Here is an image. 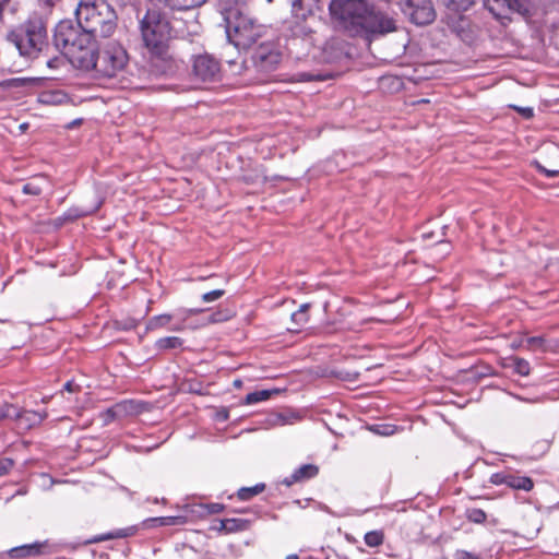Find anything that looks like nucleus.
Returning a JSON list of instances; mask_svg holds the SVG:
<instances>
[{
  "label": "nucleus",
  "mask_w": 559,
  "mask_h": 559,
  "mask_svg": "<svg viewBox=\"0 0 559 559\" xmlns=\"http://www.w3.org/2000/svg\"><path fill=\"white\" fill-rule=\"evenodd\" d=\"M14 462L10 457H0V477L7 475L13 467Z\"/></svg>",
  "instance_id": "obj_36"
},
{
  "label": "nucleus",
  "mask_w": 559,
  "mask_h": 559,
  "mask_svg": "<svg viewBox=\"0 0 559 559\" xmlns=\"http://www.w3.org/2000/svg\"><path fill=\"white\" fill-rule=\"evenodd\" d=\"M191 74L195 83H216L222 78L221 62L209 53L195 56Z\"/></svg>",
  "instance_id": "obj_7"
},
{
  "label": "nucleus",
  "mask_w": 559,
  "mask_h": 559,
  "mask_svg": "<svg viewBox=\"0 0 559 559\" xmlns=\"http://www.w3.org/2000/svg\"><path fill=\"white\" fill-rule=\"evenodd\" d=\"M129 532H130V528L118 530L116 532H112V533L108 534L107 536H104V537L99 538L98 540H106V539H111V538L127 537L130 534Z\"/></svg>",
  "instance_id": "obj_38"
},
{
  "label": "nucleus",
  "mask_w": 559,
  "mask_h": 559,
  "mask_svg": "<svg viewBox=\"0 0 559 559\" xmlns=\"http://www.w3.org/2000/svg\"><path fill=\"white\" fill-rule=\"evenodd\" d=\"M155 5H163L170 11H189L201 7L206 0H150Z\"/></svg>",
  "instance_id": "obj_16"
},
{
  "label": "nucleus",
  "mask_w": 559,
  "mask_h": 559,
  "mask_svg": "<svg viewBox=\"0 0 559 559\" xmlns=\"http://www.w3.org/2000/svg\"><path fill=\"white\" fill-rule=\"evenodd\" d=\"M129 62L127 50L118 43L105 45L98 51L95 73L99 78H115L121 73Z\"/></svg>",
  "instance_id": "obj_6"
},
{
  "label": "nucleus",
  "mask_w": 559,
  "mask_h": 559,
  "mask_svg": "<svg viewBox=\"0 0 559 559\" xmlns=\"http://www.w3.org/2000/svg\"><path fill=\"white\" fill-rule=\"evenodd\" d=\"M82 38L79 37L76 28L70 21H61L55 28L53 40L57 48L66 53L72 45L79 43Z\"/></svg>",
  "instance_id": "obj_13"
},
{
  "label": "nucleus",
  "mask_w": 559,
  "mask_h": 559,
  "mask_svg": "<svg viewBox=\"0 0 559 559\" xmlns=\"http://www.w3.org/2000/svg\"><path fill=\"white\" fill-rule=\"evenodd\" d=\"M475 0H442L448 10L452 12H461L468 10Z\"/></svg>",
  "instance_id": "obj_27"
},
{
  "label": "nucleus",
  "mask_w": 559,
  "mask_h": 559,
  "mask_svg": "<svg viewBox=\"0 0 559 559\" xmlns=\"http://www.w3.org/2000/svg\"><path fill=\"white\" fill-rule=\"evenodd\" d=\"M251 60L258 71L270 72L278 67L282 53L274 43L264 41L253 49Z\"/></svg>",
  "instance_id": "obj_8"
},
{
  "label": "nucleus",
  "mask_w": 559,
  "mask_h": 559,
  "mask_svg": "<svg viewBox=\"0 0 559 559\" xmlns=\"http://www.w3.org/2000/svg\"><path fill=\"white\" fill-rule=\"evenodd\" d=\"M299 44H302L305 49L308 50L310 47H312L313 40H312L311 31L305 33L304 27L300 25H297L293 29V37L290 38V40L288 43V47L293 51V50L297 49Z\"/></svg>",
  "instance_id": "obj_17"
},
{
  "label": "nucleus",
  "mask_w": 559,
  "mask_h": 559,
  "mask_svg": "<svg viewBox=\"0 0 559 559\" xmlns=\"http://www.w3.org/2000/svg\"><path fill=\"white\" fill-rule=\"evenodd\" d=\"M22 412L20 408L10 403H3L0 405V421L4 419H20Z\"/></svg>",
  "instance_id": "obj_23"
},
{
  "label": "nucleus",
  "mask_w": 559,
  "mask_h": 559,
  "mask_svg": "<svg viewBox=\"0 0 559 559\" xmlns=\"http://www.w3.org/2000/svg\"><path fill=\"white\" fill-rule=\"evenodd\" d=\"M183 344V341L180 337L177 336H166L162 337L156 341V348L166 350V349H174L179 348Z\"/></svg>",
  "instance_id": "obj_24"
},
{
  "label": "nucleus",
  "mask_w": 559,
  "mask_h": 559,
  "mask_svg": "<svg viewBox=\"0 0 559 559\" xmlns=\"http://www.w3.org/2000/svg\"><path fill=\"white\" fill-rule=\"evenodd\" d=\"M249 521L243 519H225L221 521L219 530L227 533L245 531L248 528Z\"/></svg>",
  "instance_id": "obj_20"
},
{
  "label": "nucleus",
  "mask_w": 559,
  "mask_h": 559,
  "mask_svg": "<svg viewBox=\"0 0 559 559\" xmlns=\"http://www.w3.org/2000/svg\"><path fill=\"white\" fill-rule=\"evenodd\" d=\"M310 305L309 304H302L299 309L295 312L292 313V321L297 325V326H302L304 324H306L309 320V314H308V309H309Z\"/></svg>",
  "instance_id": "obj_28"
},
{
  "label": "nucleus",
  "mask_w": 559,
  "mask_h": 559,
  "mask_svg": "<svg viewBox=\"0 0 559 559\" xmlns=\"http://www.w3.org/2000/svg\"><path fill=\"white\" fill-rule=\"evenodd\" d=\"M63 389L69 391V392H73V383L68 381L64 385H63Z\"/></svg>",
  "instance_id": "obj_45"
},
{
  "label": "nucleus",
  "mask_w": 559,
  "mask_h": 559,
  "mask_svg": "<svg viewBox=\"0 0 559 559\" xmlns=\"http://www.w3.org/2000/svg\"><path fill=\"white\" fill-rule=\"evenodd\" d=\"M75 15L82 31L94 39L108 38L116 32L118 16L106 0H81Z\"/></svg>",
  "instance_id": "obj_3"
},
{
  "label": "nucleus",
  "mask_w": 559,
  "mask_h": 559,
  "mask_svg": "<svg viewBox=\"0 0 559 559\" xmlns=\"http://www.w3.org/2000/svg\"><path fill=\"white\" fill-rule=\"evenodd\" d=\"M319 473V467L314 464H305L296 468L288 477L284 478L283 484L292 486L296 483H301L316 477Z\"/></svg>",
  "instance_id": "obj_15"
},
{
  "label": "nucleus",
  "mask_w": 559,
  "mask_h": 559,
  "mask_svg": "<svg viewBox=\"0 0 559 559\" xmlns=\"http://www.w3.org/2000/svg\"><path fill=\"white\" fill-rule=\"evenodd\" d=\"M525 347L530 350L544 349L545 338L543 336H532L525 340Z\"/></svg>",
  "instance_id": "obj_32"
},
{
  "label": "nucleus",
  "mask_w": 559,
  "mask_h": 559,
  "mask_svg": "<svg viewBox=\"0 0 559 559\" xmlns=\"http://www.w3.org/2000/svg\"><path fill=\"white\" fill-rule=\"evenodd\" d=\"M389 82H391V83H395L397 86H400V85H401L400 80H397V79H395V78H392V76H383V78L381 79V83H382V84H385V83H389Z\"/></svg>",
  "instance_id": "obj_43"
},
{
  "label": "nucleus",
  "mask_w": 559,
  "mask_h": 559,
  "mask_svg": "<svg viewBox=\"0 0 559 559\" xmlns=\"http://www.w3.org/2000/svg\"><path fill=\"white\" fill-rule=\"evenodd\" d=\"M297 75H298V81H301V82H308V81H312V80H321L319 76H313L309 73H299Z\"/></svg>",
  "instance_id": "obj_41"
},
{
  "label": "nucleus",
  "mask_w": 559,
  "mask_h": 559,
  "mask_svg": "<svg viewBox=\"0 0 559 559\" xmlns=\"http://www.w3.org/2000/svg\"><path fill=\"white\" fill-rule=\"evenodd\" d=\"M514 108L527 119H530L534 116V110L531 107H514Z\"/></svg>",
  "instance_id": "obj_39"
},
{
  "label": "nucleus",
  "mask_w": 559,
  "mask_h": 559,
  "mask_svg": "<svg viewBox=\"0 0 559 559\" xmlns=\"http://www.w3.org/2000/svg\"><path fill=\"white\" fill-rule=\"evenodd\" d=\"M329 10L332 17L340 21L344 27L356 32L384 35L395 31V23L391 17L364 0H332Z\"/></svg>",
  "instance_id": "obj_2"
},
{
  "label": "nucleus",
  "mask_w": 559,
  "mask_h": 559,
  "mask_svg": "<svg viewBox=\"0 0 559 559\" xmlns=\"http://www.w3.org/2000/svg\"><path fill=\"white\" fill-rule=\"evenodd\" d=\"M364 542L368 547H379L384 542V533L381 530L367 532L364 536Z\"/></svg>",
  "instance_id": "obj_26"
},
{
  "label": "nucleus",
  "mask_w": 559,
  "mask_h": 559,
  "mask_svg": "<svg viewBox=\"0 0 559 559\" xmlns=\"http://www.w3.org/2000/svg\"><path fill=\"white\" fill-rule=\"evenodd\" d=\"M142 40L150 51L152 68L158 74H170L178 69V60L170 49L171 26L156 10H147L140 21Z\"/></svg>",
  "instance_id": "obj_1"
},
{
  "label": "nucleus",
  "mask_w": 559,
  "mask_h": 559,
  "mask_svg": "<svg viewBox=\"0 0 559 559\" xmlns=\"http://www.w3.org/2000/svg\"><path fill=\"white\" fill-rule=\"evenodd\" d=\"M292 7L296 16L305 17L307 12H310V9L305 7L304 0H293Z\"/></svg>",
  "instance_id": "obj_33"
},
{
  "label": "nucleus",
  "mask_w": 559,
  "mask_h": 559,
  "mask_svg": "<svg viewBox=\"0 0 559 559\" xmlns=\"http://www.w3.org/2000/svg\"><path fill=\"white\" fill-rule=\"evenodd\" d=\"M516 399H519L520 401H523V402H536V400H528V399H524V397H521V396H516Z\"/></svg>",
  "instance_id": "obj_47"
},
{
  "label": "nucleus",
  "mask_w": 559,
  "mask_h": 559,
  "mask_svg": "<svg viewBox=\"0 0 559 559\" xmlns=\"http://www.w3.org/2000/svg\"><path fill=\"white\" fill-rule=\"evenodd\" d=\"M542 170H543V171L546 174V176H548V177H556V176L559 174V171H558V170H547V169H545V168H543Z\"/></svg>",
  "instance_id": "obj_44"
},
{
  "label": "nucleus",
  "mask_w": 559,
  "mask_h": 559,
  "mask_svg": "<svg viewBox=\"0 0 559 559\" xmlns=\"http://www.w3.org/2000/svg\"><path fill=\"white\" fill-rule=\"evenodd\" d=\"M485 7L497 19H503L509 13L525 14L530 11L528 0H485Z\"/></svg>",
  "instance_id": "obj_11"
},
{
  "label": "nucleus",
  "mask_w": 559,
  "mask_h": 559,
  "mask_svg": "<svg viewBox=\"0 0 559 559\" xmlns=\"http://www.w3.org/2000/svg\"><path fill=\"white\" fill-rule=\"evenodd\" d=\"M508 473H509V472H499V473H493V474L490 476L489 481H490L492 485H496V486L507 485Z\"/></svg>",
  "instance_id": "obj_35"
},
{
  "label": "nucleus",
  "mask_w": 559,
  "mask_h": 559,
  "mask_svg": "<svg viewBox=\"0 0 559 559\" xmlns=\"http://www.w3.org/2000/svg\"><path fill=\"white\" fill-rule=\"evenodd\" d=\"M224 294H225V290H223V289H214V290L203 294L202 300L204 302H212V301H215V300L219 299L221 297H223Z\"/></svg>",
  "instance_id": "obj_34"
},
{
  "label": "nucleus",
  "mask_w": 559,
  "mask_h": 559,
  "mask_svg": "<svg viewBox=\"0 0 559 559\" xmlns=\"http://www.w3.org/2000/svg\"><path fill=\"white\" fill-rule=\"evenodd\" d=\"M47 183L48 181L45 176L37 175L23 185L22 191L24 194L37 197L43 192L44 187L47 186Z\"/></svg>",
  "instance_id": "obj_19"
},
{
  "label": "nucleus",
  "mask_w": 559,
  "mask_h": 559,
  "mask_svg": "<svg viewBox=\"0 0 559 559\" xmlns=\"http://www.w3.org/2000/svg\"><path fill=\"white\" fill-rule=\"evenodd\" d=\"M466 516L469 522L481 524L486 521L487 514L484 510L478 508H473L467 510Z\"/></svg>",
  "instance_id": "obj_31"
},
{
  "label": "nucleus",
  "mask_w": 559,
  "mask_h": 559,
  "mask_svg": "<svg viewBox=\"0 0 559 559\" xmlns=\"http://www.w3.org/2000/svg\"><path fill=\"white\" fill-rule=\"evenodd\" d=\"M201 311H202L201 309H180L177 311L175 317L181 319V321H185L188 318H190L191 316H195V314L200 313ZM173 318H174V316L168 314V313L154 316L148 320L146 328H147V330H151V331L158 330L160 328L166 326L173 320Z\"/></svg>",
  "instance_id": "obj_14"
},
{
  "label": "nucleus",
  "mask_w": 559,
  "mask_h": 559,
  "mask_svg": "<svg viewBox=\"0 0 559 559\" xmlns=\"http://www.w3.org/2000/svg\"><path fill=\"white\" fill-rule=\"evenodd\" d=\"M183 523L182 518L180 516H159V518H151L144 522L146 527H152L155 525L159 526H173Z\"/></svg>",
  "instance_id": "obj_21"
},
{
  "label": "nucleus",
  "mask_w": 559,
  "mask_h": 559,
  "mask_svg": "<svg viewBox=\"0 0 559 559\" xmlns=\"http://www.w3.org/2000/svg\"><path fill=\"white\" fill-rule=\"evenodd\" d=\"M27 414L32 415L34 418L37 419L38 423H41L46 417L47 413H38V412H27Z\"/></svg>",
  "instance_id": "obj_42"
},
{
  "label": "nucleus",
  "mask_w": 559,
  "mask_h": 559,
  "mask_svg": "<svg viewBox=\"0 0 559 559\" xmlns=\"http://www.w3.org/2000/svg\"><path fill=\"white\" fill-rule=\"evenodd\" d=\"M506 486L514 490H523L528 492L534 488V481L531 477L520 476L509 472Z\"/></svg>",
  "instance_id": "obj_18"
},
{
  "label": "nucleus",
  "mask_w": 559,
  "mask_h": 559,
  "mask_svg": "<svg viewBox=\"0 0 559 559\" xmlns=\"http://www.w3.org/2000/svg\"><path fill=\"white\" fill-rule=\"evenodd\" d=\"M128 405H130V406H131V405H132V402H129V403H127V402H126V403H123V404H122V406H123L124 408H127V406H128Z\"/></svg>",
  "instance_id": "obj_50"
},
{
  "label": "nucleus",
  "mask_w": 559,
  "mask_h": 559,
  "mask_svg": "<svg viewBox=\"0 0 559 559\" xmlns=\"http://www.w3.org/2000/svg\"><path fill=\"white\" fill-rule=\"evenodd\" d=\"M171 330H174V331H181L182 326H175V328H171Z\"/></svg>",
  "instance_id": "obj_49"
},
{
  "label": "nucleus",
  "mask_w": 559,
  "mask_h": 559,
  "mask_svg": "<svg viewBox=\"0 0 559 559\" xmlns=\"http://www.w3.org/2000/svg\"><path fill=\"white\" fill-rule=\"evenodd\" d=\"M221 14L227 39L238 50L251 48L264 34L263 26L257 24L238 4L224 8Z\"/></svg>",
  "instance_id": "obj_4"
},
{
  "label": "nucleus",
  "mask_w": 559,
  "mask_h": 559,
  "mask_svg": "<svg viewBox=\"0 0 559 559\" xmlns=\"http://www.w3.org/2000/svg\"><path fill=\"white\" fill-rule=\"evenodd\" d=\"M402 11L416 25H426L436 19V12L430 0H406Z\"/></svg>",
  "instance_id": "obj_10"
},
{
  "label": "nucleus",
  "mask_w": 559,
  "mask_h": 559,
  "mask_svg": "<svg viewBox=\"0 0 559 559\" xmlns=\"http://www.w3.org/2000/svg\"><path fill=\"white\" fill-rule=\"evenodd\" d=\"M453 559H481V556L464 549H457L453 555Z\"/></svg>",
  "instance_id": "obj_37"
},
{
  "label": "nucleus",
  "mask_w": 559,
  "mask_h": 559,
  "mask_svg": "<svg viewBox=\"0 0 559 559\" xmlns=\"http://www.w3.org/2000/svg\"><path fill=\"white\" fill-rule=\"evenodd\" d=\"M209 512L212 514L219 513L224 510V506L221 503H211L207 506Z\"/></svg>",
  "instance_id": "obj_40"
},
{
  "label": "nucleus",
  "mask_w": 559,
  "mask_h": 559,
  "mask_svg": "<svg viewBox=\"0 0 559 559\" xmlns=\"http://www.w3.org/2000/svg\"><path fill=\"white\" fill-rule=\"evenodd\" d=\"M99 206H100V204H98L97 206H95L93 209H79V207L69 209L64 213V218L68 221H74L76 218L87 216V215L94 213L96 210H98Z\"/></svg>",
  "instance_id": "obj_29"
},
{
  "label": "nucleus",
  "mask_w": 559,
  "mask_h": 559,
  "mask_svg": "<svg viewBox=\"0 0 559 559\" xmlns=\"http://www.w3.org/2000/svg\"><path fill=\"white\" fill-rule=\"evenodd\" d=\"M234 385L235 386H240L241 385V381L240 380H235L234 381Z\"/></svg>",
  "instance_id": "obj_48"
},
{
  "label": "nucleus",
  "mask_w": 559,
  "mask_h": 559,
  "mask_svg": "<svg viewBox=\"0 0 559 559\" xmlns=\"http://www.w3.org/2000/svg\"><path fill=\"white\" fill-rule=\"evenodd\" d=\"M285 559H299V557L297 554H290V555L286 556Z\"/></svg>",
  "instance_id": "obj_46"
},
{
  "label": "nucleus",
  "mask_w": 559,
  "mask_h": 559,
  "mask_svg": "<svg viewBox=\"0 0 559 559\" xmlns=\"http://www.w3.org/2000/svg\"><path fill=\"white\" fill-rule=\"evenodd\" d=\"M53 546L48 542H34L11 548L8 555L11 559H26L53 552Z\"/></svg>",
  "instance_id": "obj_12"
},
{
  "label": "nucleus",
  "mask_w": 559,
  "mask_h": 559,
  "mask_svg": "<svg viewBox=\"0 0 559 559\" xmlns=\"http://www.w3.org/2000/svg\"><path fill=\"white\" fill-rule=\"evenodd\" d=\"M265 489V485L263 483L257 484L252 487H242L238 490L237 496L240 500H250L254 496L261 493Z\"/></svg>",
  "instance_id": "obj_25"
},
{
  "label": "nucleus",
  "mask_w": 559,
  "mask_h": 559,
  "mask_svg": "<svg viewBox=\"0 0 559 559\" xmlns=\"http://www.w3.org/2000/svg\"><path fill=\"white\" fill-rule=\"evenodd\" d=\"M9 38L22 56L33 57L46 45L47 29L43 21L32 20L20 32H12Z\"/></svg>",
  "instance_id": "obj_5"
},
{
  "label": "nucleus",
  "mask_w": 559,
  "mask_h": 559,
  "mask_svg": "<svg viewBox=\"0 0 559 559\" xmlns=\"http://www.w3.org/2000/svg\"><path fill=\"white\" fill-rule=\"evenodd\" d=\"M513 369L516 373L521 376H528L531 371V367L527 360L520 357H514L513 359Z\"/></svg>",
  "instance_id": "obj_30"
},
{
  "label": "nucleus",
  "mask_w": 559,
  "mask_h": 559,
  "mask_svg": "<svg viewBox=\"0 0 559 559\" xmlns=\"http://www.w3.org/2000/svg\"><path fill=\"white\" fill-rule=\"evenodd\" d=\"M64 55L76 69L82 71L96 70L98 52L93 46H85L83 39L72 45Z\"/></svg>",
  "instance_id": "obj_9"
},
{
  "label": "nucleus",
  "mask_w": 559,
  "mask_h": 559,
  "mask_svg": "<svg viewBox=\"0 0 559 559\" xmlns=\"http://www.w3.org/2000/svg\"><path fill=\"white\" fill-rule=\"evenodd\" d=\"M277 390H261L254 391L246 395V404L251 405L262 401L269 400L273 394H277Z\"/></svg>",
  "instance_id": "obj_22"
}]
</instances>
